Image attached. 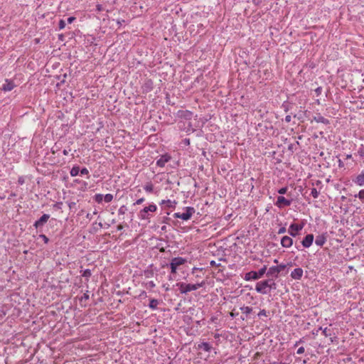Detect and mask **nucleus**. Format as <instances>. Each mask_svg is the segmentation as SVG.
<instances>
[{
	"label": "nucleus",
	"mask_w": 364,
	"mask_h": 364,
	"mask_svg": "<svg viewBox=\"0 0 364 364\" xmlns=\"http://www.w3.org/2000/svg\"><path fill=\"white\" fill-rule=\"evenodd\" d=\"M203 283H197V284H186L184 282H178L176 286L178 287L180 292L181 294H186L187 293L196 291L199 288L202 287Z\"/></svg>",
	"instance_id": "f257e3e1"
},
{
	"label": "nucleus",
	"mask_w": 364,
	"mask_h": 364,
	"mask_svg": "<svg viewBox=\"0 0 364 364\" xmlns=\"http://www.w3.org/2000/svg\"><path fill=\"white\" fill-rule=\"evenodd\" d=\"M157 206L154 203L149 204V206L144 207L141 210L138 214V218L141 220H149L151 217V213L156 212Z\"/></svg>",
	"instance_id": "f03ea898"
},
{
	"label": "nucleus",
	"mask_w": 364,
	"mask_h": 364,
	"mask_svg": "<svg viewBox=\"0 0 364 364\" xmlns=\"http://www.w3.org/2000/svg\"><path fill=\"white\" fill-rule=\"evenodd\" d=\"M266 271H267V266L264 265L257 272L250 271V272L245 273V274L244 276V279L245 281L257 280L264 276V274L266 273Z\"/></svg>",
	"instance_id": "7ed1b4c3"
},
{
	"label": "nucleus",
	"mask_w": 364,
	"mask_h": 364,
	"mask_svg": "<svg viewBox=\"0 0 364 364\" xmlns=\"http://www.w3.org/2000/svg\"><path fill=\"white\" fill-rule=\"evenodd\" d=\"M183 210H185L183 213H175L173 215V218L187 221L190 220L192 215L196 213L195 208L191 206L184 207Z\"/></svg>",
	"instance_id": "20e7f679"
},
{
	"label": "nucleus",
	"mask_w": 364,
	"mask_h": 364,
	"mask_svg": "<svg viewBox=\"0 0 364 364\" xmlns=\"http://www.w3.org/2000/svg\"><path fill=\"white\" fill-rule=\"evenodd\" d=\"M171 161H172L171 156L168 153H165L164 154L159 156V158L156 161V165L159 168H164Z\"/></svg>",
	"instance_id": "39448f33"
},
{
	"label": "nucleus",
	"mask_w": 364,
	"mask_h": 364,
	"mask_svg": "<svg viewBox=\"0 0 364 364\" xmlns=\"http://www.w3.org/2000/svg\"><path fill=\"white\" fill-rule=\"evenodd\" d=\"M304 223H291L289 225L288 233L291 237H296L299 235V232L304 228Z\"/></svg>",
	"instance_id": "423d86ee"
},
{
	"label": "nucleus",
	"mask_w": 364,
	"mask_h": 364,
	"mask_svg": "<svg viewBox=\"0 0 364 364\" xmlns=\"http://www.w3.org/2000/svg\"><path fill=\"white\" fill-rule=\"evenodd\" d=\"M255 290L260 294H269L268 289V281L263 280L257 283Z\"/></svg>",
	"instance_id": "0eeeda50"
},
{
	"label": "nucleus",
	"mask_w": 364,
	"mask_h": 364,
	"mask_svg": "<svg viewBox=\"0 0 364 364\" xmlns=\"http://www.w3.org/2000/svg\"><path fill=\"white\" fill-rule=\"evenodd\" d=\"M49 218H50V215L43 214L38 220H37L34 223L33 226L38 230L41 231L43 226L48 222Z\"/></svg>",
	"instance_id": "6e6552de"
},
{
	"label": "nucleus",
	"mask_w": 364,
	"mask_h": 364,
	"mask_svg": "<svg viewBox=\"0 0 364 364\" xmlns=\"http://www.w3.org/2000/svg\"><path fill=\"white\" fill-rule=\"evenodd\" d=\"M274 204L279 208H282L289 206L291 204V200L287 199L285 197L279 196L277 197Z\"/></svg>",
	"instance_id": "1a4fd4ad"
},
{
	"label": "nucleus",
	"mask_w": 364,
	"mask_h": 364,
	"mask_svg": "<svg viewBox=\"0 0 364 364\" xmlns=\"http://www.w3.org/2000/svg\"><path fill=\"white\" fill-rule=\"evenodd\" d=\"M160 205H161L162 209L164 210H171L174 209L176 205V200H162L160 203Z\"/></svg>",
	"instance_id": "9d476101"
},
{
	"label": "nucleus",
	"mask_w": 364,
	"mask_h": 364,
	"mask_svg": "<svg viewBox=\"0 0 364 364\" xmlns=\"http://www.w3.org/2000/svg\"><path fill=\"white\" fill-rule=\"evenodd\" d=\"M314 239V237L313 234L306 235L301 241L303 247L306 248H309V247H311V245L313 244Z\"/></svg>",
	"instance_id": "9b49d317"
},
{
	"label": "nucleus",
	"mask_w": 364,
	"mask_h": 364,
	"mask_svg": "<svg viewBox=\"0 0 364 364\" xmlns=\"http://www.w3.org/2000/svg\"><path fill=\"white\" fill-rule=\"evenodd\" d=\"M303 273H304L303 269L300 267H298V268L294 269L291 272L290 276L293 279L299 280L301 279V277L303 276Z\"/></svg>",
	"instance_id": "f8f14e48"
},
{
	"label": "nucleus",
	"mask_w": 364,
	"mask_h": 364,
	"mask_svg": "<svg viewBox=\"0 0 364 364\" xmlns=\"http://www.w3.org/2000/svg\"><path fill=\"white\" fill-rule=\"evenodd\" d=\"M281 245L283 247L289 248L293 245V240L289 236H284L281 239Z\"/></svg>",
	"instance_id": "ddd939ff"
},
{
	"label": "nucleus",
	"mask_w": 364,
	"mask_h": 364,
	"mask_svg": "<svg viewBox=\"0 0 364 364\" xmlns=\"http://www.w3.org/2000/svg\"><path fill=\"white\" fill-rule=\"evenodd\" d=\"M266 272L267 277L277 278L279 274V273L278 272V269L276 266H272L269 267L268 269H267Z\"/></svg>",
	"instance_id": "4468645a"
},
{
	"label": "nucleus",
	"mask_w": 364,
	"mask_h": 364,
	"mask_svg": "<svg viewBox=\"0 0 364 364\" xmlns=\"http://www.w3.org/2000/svg\"><path fill=\"white\" fill-rule=\"evenodd\" d=\"M326 242V234L317 235L315 240V244L318 247H322Z\"/></svg>",
	"instance_id": "2eb2a0df"
},
{
	"label": "nucleus",
	"mask_w": 364,
	"mask_h": 364,
	"mask_svg": "<svg viewBox=\"0 0 364 364\" xmlns=\"http://www.w3.org/2000/svg\"><path fill=\"white\" fill-rule=\"evenodd\" d=\"M143 92H149L153 89V82L151 80H146L142 85Z\"/></svg>",
	"instance_id": "dca6fc26"
},
{
	"label": "nucleus",
	"mask_w": 364,
	"mask_h": 364,
	"mask_svg": "<svg viewBox=\"0 0 364 364\" xmlns=\"http://www.w3.org/2000/svg\"><path fill=\"white\" fill-rule=\"evenodd\" d=\"M15 87V85L13 81L6 80L5 83L2 86V90L5 92H9L12 90Z\"/></svg>",
	"instance_id": "f3484780"
},
{
	"label": "nucleus",
	"mask_w": 364,
	"mask_h": 364,
	"mask_svg": "<svg viewBox=\"0 0 364 364\" xmlns=\"http://www.w3.org/2000/svg\"><path fill=\"white\" fill-rule=\"evenodd\" d=\"M186 262V259L181 257H173L171 259V263L178 267L185 264Z\"/></svg>",
	"instance_id": "a211bd4d"
},
{
	"label": "nucleus",
	"mask_w": 364,
	"mask_h": 364,
	"mask_svg": "<svg viewBox=\"0 0 364 364\" xmlns=\"http://www.w3.org/2000/svg\"><path fill=\"white\" fill-rule=\"evenodd\" d=\"M198 348L200 349H202L204 351L208 352V353L210 352V350L212 349V346L208 342H203V343H201L200 344L198 345Z\"/></svg>",
	"instance_id": "6ab92c4d"
},
{
	"label": "nucleus",
	"mask_w": 364,
	"mask_h": 364,
	"mask_svg": "<svg viewBox=\"0 0 364 364\" xmlns=\"http://www.w3.org/2000/svg\"><path fill=\"white\" fill-rule=\"evenodd\" d=\"M159 300H157L156 299H150L149 307L152 310H156L157 306L159 305Z\"/></svg>",
	"instance_id": "aec40b11"
},
{
	"label": "nucleus",
	"mask_w": 364,
	"mask_h": 364,
	"mask_svg": "<svg viewBox=\"0 0 364 364\" xmlns=\"http://www.w3.org/2000/svg\"><path fill=\"white\" fill-rule=\"evenodd\" d=\"M80 167L79 166H73L70 170V175L72 176H76L80 175Z\"/></svg>",
	"instance_id": "412c9836"
},
{
	"label": "nucleus",
	"mask_w": 364,
	"mask_h": 364,
	"mask_svg": "<svg viewBox=\"0 0 364 364\" xmlns=\"http://www.w3.org/2000/svg\"><path fill=\"white\" fill-rule=\"evenodd\" d=\"M266 281H268L269 293L271 291L272 289H276V283L274 282L273 279H266Z\"/></svg>",
	"instance_id": "4be33fe9"
},
{
	"label": "nucleus",
	"mask_w": 364,
	"mask_h": 364,
	"mask_svg": "<svg viewBox=\"0 0 364 364\" xmlns=\"http://www.w3.org/2000/svg\"><path fill=\"white\" fill-rule=\"evenodd\" d=\"M241 311L246 315L250 314L252 311V308L250 306H242L240 308Z\"/></svg>",
	"instance_id": "5701e85b"
},
{
	"label": "nucleus",
	"mask_w": 364,
	"mask_h": 364,
	"mask_svg": "<svg viewBox=\"0 0 364 364\" xmlns=\"http://www.w3.org/2000/svg\"><path fill=\"white\" fill-rule=\"evenodd\" d=\"M314 120L317 122H321L323 124H327L328 122L327 119L324 118L323 116L321 115L315 117Z\"/></svg>",
	"instance_id": "b1692460"
},
{
	"label": "nucleus",
	"mask_w": 364,
	"mask_h": 364,
	"mask_svg": "<svg viewBox=\"0 0 364 364\" xmlns=\"http://www.w3.org/2000/svg\"><path fill=\"white\" fill-rule=\"evenodd\" d=\"M112 199L113 195L111 193L103 195V201H105V203H109L112 200Z\"/></svg>",
	"instance_id": "393cba45"
},
{
	"label": "nucleus",
	"mask_w": 364,
	"mask_h": 364,
	"mask_svg": "<svg viewBox=\"0 0 364 364\" xmlns=\"http://www.w3.org/2000/svg\"><path fill=\"white\" fill-rule=\"evenodd\" d=\"M94 200L98 203H101L103 201V194L97 193L94 196Z\"/></svg>",
	"instance_id": "a878e982"
},
{
	"label": "nucleus",
	"mask_w": 364,
	"mask_h": 364,
	"mask_svg": "<svg viewBox=\"0 0 364 364\" xmlns=\"http://www.w3.org/2000/svg\"><path fill=\"white\" fill-rule=\"evenodd\" d=\"M91 275H92V272H91V270L89 269H86L83 270V272L82 273V276L87 279H89L91 277Z\"/></svg>",
	"instance_id": "bb28decb"
},
{
	"label": "nucleus",
	"mask_w": 364,
	"mask_h": 364,
	"mask_svg": "<svg viewBox=\"0 0 364 364\" xmlns=\"http://www.w3.org/2000/svg\"><path fill=\"white\" fill-rule=\"evenodd\" d=\"M89 175V171L87 170V168H80V176H88Z\"/></svg>",
	"instance_id": "cd10ccee"
},
{
	"label": "nucleus",
	"mask_w": 364,
	"mask_h": 364,
	"mask_svg": "<svg viewBox=\"0 0 364 364\" xmlns=\"http://www.w3.org/2000/svg\"><path fill=\"white\" fill-rule=\"evenodd\" d=\"M355 182H364V170L358 175Z\"/></svg>",
	"instance_id": "c85d7f7f"
},
{
	"label": "nucleus",
	"mask_w": 364,
	"mask_h": 364,
	"mask_svg": "<svg viewBox=\"0 0 364 364\" xmlns=\"http://www.w3.org/2000/svg\"><path fill=\"white\" fill-rule=\"evenodd\" d=\"M322 333L326 337H331L332 335L331 331L330 329H328L327 328H324L323 329Z\"/></svg>",
	"instance_id": "c756f323"
},
{
	"label": "nucleus",
	"mask_w": 364,
	"mask_h": 364,
	"mask_svg": "<svg viewBox=\"0 0 364 364\" xmlns=\"http://www.w3.org/2000/svg\"><path fill=\"white\" fill-rule=\"evenodd\" d=\"M90 298L88 291H87L86 293H85L80 298V302L82 304L83 301H87Z\"/></svg>",
	"instance_id": "7c9ffc66"
},
{
	"label": "nucleus",
	"mask_w": 364,
	"mask_h": 364,
	"mask_svg": "<svg viewBox=\"0 0 364 364\" xmlns=\"http://www.w3.org/2000/svg\"><path fill=\"white\" fill-rule=\"evenodd\" d=\"M127 211V208L125 205H122L118 210L119 215H124Z\"/></svg>",
	"instance_id": "2f4dec72"
},
{
	"label": "nucleus",
	"mask_w": 364,
	"mask_h": 364,
	"mask_svg": "<svg viewBox=\"0 0 364 364\" xmlns=\"http://www.w3.org/2000/svg\"><path fill=\"white\" fill-rule=\"evenodd\" d=\"M319 192L316 188H312L311 191V196L314 198H318Z\"/></svg>",
	"instance_id": "473e14b6"
},
{
	"label": "nucleus",
	"mask_w": 364,
	"mask_h": 364,
	"mask_svg": "<svg viewBox=\"0 0 364 364\" xmlns=\"http://www.w3.org/2000/svg\"><path fill=\"white\" fill-rule=\"evenodd\" d=\"M358 154L360 157H364V146L363 144L358 149Z\"/></svg>",
	"instance_id": "72a5a7b5"
},
{
	"label": "nucleus",
	"mask_w": 364,
	"mask_h": 364,
	"mask_svg": "<svg viewBox=\"0 0 364 364\" xmlns=\"http://www.w3.org/2000/svg\"><path fill=\"white\" fill-rule=\"evenodd\" d=\"M267 314H268V312L265 309H262L258 313L257 316L259 318L262 317V316H267Z\"/></svg>",
	"instance_id": "f704fd0d"
},
{
	"label": "nucleus",
	"mask_w": 364,
	"mask_h": 364,
	"mask_svg": "<svg viewBox=\"0 0 364 364\" xmlns=\"http://www.w3.org/2000/svg\"><path fill=\"white\" fill-rule=\"evenodd\" d=\"M146 192L151 193L153 191V186L151 183L147 184L144 187Z\"/></svg>",
	"instance_id": "c9c22d12"
},
{
	"label": "nucleus",
	"mask_w": 364,
	"mask_h": 364,
	"mask_svg": "<svg viewBox=\"0 0 364 364\" xmlns=\"http://www.w3.org/2000/svg\"><path fill=\"white\" fill-rule=\"evenodd\" d=\"M65 25H66V23L64 20H63V19L60 20L59 24H58L59 30H62V29L65 28Z\"/></svg>",
	"instance_id": "e433bc0d"
},
{
	"label": "nucleus",
	"mask_w": 364,
	"mask_h": 364,
	"mask_svg": "<svg viewBox=\"0 0 364 364\" xmlns=\"http://www.w3.org/2000/svg\"><path fill=\"white\" fill-rule=\"evenodd\" d=\"M276 267L278 269V272L280 273L282 271H283L287 267V265L284 264H280Z\"/></svg>",
	"instance_id": "4c0bfd02"
},
{
	"label": "nucleus",
	"mask_w": 364,
	"mask_h": 364,
	"mask_svg": "<svg viewBox=\"0 0 364 364\" xmlns=\"http://www.w3.org/2000/svg\"><path fill=\"white\" fill-rule=\"evenodd\" d=\"M357 196L359 198V199L364 202V189L360 190Z\"/></svg>",
	"instance_id": "58836bf2"
},
{
	"label": "nucleus",
	"mask_w": 364,
	"mask_h": 364,
	"mask_svg": "<svg viewBox=\"0 0 364 364\" xmlns=\"http://www.w3.org/2000/svg\"><path fill=\"white\" fill-rule=\"evenodd\" d=\"M39 238H41L46 244H47L49 242L48 237L43 234L39 235Z\"/></svg>",
	"instance_id": "ea45409f"
},
{
	"label": "nucleus",
	"mask_w": 364,
	"mask_h": 364,
	"mask_svg": "<svg viewBox=\"0 0 364 364\" xmlns=\"http://www.w3.org/2000/svg\"><path fill=\"white\" fill-rule=\"evenodd\" d=\"M169 266H170V268H171V272L172 274H176L178 267H176L175 265L172 264L171 262L169 264Z\"/></svg>",
	"instance_id": "a19ab883"
},
{
	"label": "nucleus",
	"mask_w": 364,
	"mask_h": 364,
	"mask_svg": "<svg viewBox=\"0 0 364 364\" xmlns=\"http://www.w3.org/2000/svg\"><path fill=\"white\" fill-rule=\"evenodd\" d=\"M156 284L154 283V282L153 281H149L146 283V287H149V288H154L155 287Z\"/></svg>",
	"instance_id": "79ce46f5"
},
{
	"label": "nucleus",
	"mask_w": 364,
	"mask_h": 364,
	"mask_svg": "<svg viewBox=\"0 0 364 364\" xmlns=\"http://www.w3.org/2000/svg\"><path fill=\"white\" fill-rule=\"evenodd\" d=\"M287 232V229L284 226V227H281L279 230H278V232L277 233L278 234H284Z\"/></svg>",
	"instance_id": "37998d69"
},
{
	"label": "nucleus",
	"mask_w": 364,
	"mask_h": 364,
	"mask_svg": "<svg viewBox=\"0 0 364 364\" xmlns=\"http://www.w3.org/2000/svg\"><path fill=\"white\" fill-rule=\"evenodd\" d=\"M304 350H305V349H304V348L303 346L299 347L297 349L296 353L299 354V355H301V354L304 353Z\"/></svg>",
	"instance_id": "c03bdc74"
},
{
	"label": "nucleus",
	"mask_w": 364,
	"mask_h": 364,
	"mask_svg": "<svg viewBox=\"0 0 364 364\" xmlns=\"http://www.w3.org/2000/svg\"><path fill=\"white\" fill-rule=\"evenodd\" d=\"M315 92H316L317 96H319L321 94V92H322V87H317L315 90Z\"/></svg>",
	"instance_id": "a18cd8bd"
},
{
	"label": "nucleus",
	"mask_w": 364,
	"mask_h": 364,
	"mask_svg": "<svg viewBox=\"0 0 364 364\" xmlns=\"http://www.w3.org/2000/svg\"><path fill=\"white\" fill-rule=\"evenodd\" d=\"M287 187H284V188H280L279 191H278V193L279 194H285L287 193Z\"/></svg>",
	"instance_id": "49530a36"
},
{
	"label": "nucleus",
	"mask_w": 364,
	"mask_h": 364,
	"mask_svg": "<svg viewBox=\"0 0 364 364\" xmlns=\"http://www.w3.org/2000/svg\"><path fill=\"white\" fill-rule=\"evenodd\" d=\"M144 201V198H141L138 199L133 205H139V204L142 203Z\"/></svg>",
	"instance_id": "de8ad7c7"
},
{
	"label": "nucleus",
	"mask_w": 364,
	"mask_h": 364,
	"mask_svg": "<svg viewBox=\"0 0 364 364\" xmlns=\"http://www.w3.org/2000/svg\"><path fill=\"white\" fill-rule=\"evenodd\" d=\"M75 20V17L70 16L67 19L68 23H72Z\"/></svg>",
	"instance_id": "09e8293b"
},
{
	"label": "nucleus",
	"mask_w": 364,
	"mask_h": 364,
	"mask_svg": "<svg viewBox=\"0 0 364 364\" xmlns=\"http://www.w3.org/2000/svg\"><path fill=\"white\" fill-rule=\"evenodd\" d=\"M61 205H62V203H55L53 205V207H54L55 209H60V208H61Z\"/></svg>",
	"instance_id": "8fccbe9b"
},
{
	"label": "nucleus",
	"mask_w": 364,
	"mask_h": 364,
	"mask_svg": "<svg viewBox=\"0 0 364 364\" xmlns=\"http://www.w3.org/2000/svg\"><path fill=\"white\" fill-rule=\"evenodd\" d=\"M291 120V115H287L284 118V121L287 122V123H289L290 122Z\"/></svg>",
	"instance_id": "3c124183"
},
{
	"label": "nucleus",
	"mask_w": 364,
	"mask_h": 364,
	"mask_svg": "<svg viewBox=\"0 0 364 364\" xmlns=\"http://www.w3.org/2000/svg\"><path fill=\"white\" fill-rule=\"evenodd\" d=\"M70 151V149H69V150L64 149V150L63 151V154L64 155L67 156V155H68V154H69V151Z\"/></svg>",
	"instance_id": "603ef678"
},
{
	"label": "nucleus",
	"mask_w": 364,
	"mask_h": 364,
	"mask_svg": "<svg viewBox=\"0 0 364 364\" xmlns=\"http://www.w3.org/2000/svg\"><path fill=\"white\" fill-rule=\"evenodd\" d=\"M338 166L340 167L343 166V161L341 159L338 160Z\"/></svg>",
	"instance_id": "864d4df0"
},
{
	"label": "nucleus",
	"mask_w": 364,
	"mask_h": 364,
	"mask_svg": "<svg viewBox=\"0 0 364 364\" xmlns=\"http://www.w3.org/2000/svg\"><path fill=\"white\" fill-rule=\"evenodd\" d=\"M351 157H352V155H351V154H347V155L346 156V159H350Z\"/></svg>",
	"instance_id": "5fc2aeb1"
},
{
	"label": "nucleus",
	"mask_w": 364,
	"mask_h": 364,
	"mask_svg": "<svg viewBox=\"0 0 364 364\" xmlns=\"http://www.w3.org/2000/svg\"><path fill=\"white\" fill-rule=\"evenodd\" d=\"M269 364H279V363H278V362H277V361H274V362H272V363H269Z\"/></svg>",
	"instance_id": "6e6d98bb"
},
{
	"label": "nucleus",
	"mask_w": 364,
	"mask_h": 364,
	"mask_svg": "<svg viewBox=\"0 0 364 364\" xmlns=\"http://www.w3.org/2000/svg\"><path fill=\"white\" fill-rule=\"evenodd\" d=\"M302 342H303V340H302V339H299V341H297V343H298L299 344V343H302Z\"/></svg>",
	"instance_id": "4d7b16f0"
},
{
	"label": "nucleus",
	"mask_w": 364,
	"mask_h": 364,
	"mask_svg": "<svg viewBox=\"0 0 364 364\" xmlns=\"http://www.w3.org/2000/svg\"><path fill=\"white\" fill-rule=\"evenodd\" d=\"M323 328L322 327H319V328H318V331H323Z\"/></svg>",
	"instance_id": "13d9d810"
},
{
	"label": "nucleus",
	"mask_w": 364,
	"mask_h": 364,
	"mask_svg": "<svg viewBox=\"0 0 364 364\" xmlns=\"http://www.w3.org/2000/svg\"><path fill=\"white\" fill-rule=\"evenodd\" d=\"M274 263H277V262H278V260L276 259H274Z\"/></svg>",
	"instance_id": "bf43d9fd"
},
{
	"label": "nucleus",
	"mask_w": 364,
	"mask_h": 364,
	"mask_svg": "<svg viewBox=\"0 0 364 364\" xmlns=\"http://www.w3.org/2000/svg\"><path fill=\"white\" fill-rule=\"evenodd\" d=\"M299 346V343L296 341V343L294 344V346Z\"/></svg>",
	"instance_id": "052dcab7"
},
{
	"label": "nucleus",
	"mask_w": 364,
	"mask_h": 364,
	"mask_svg": "<svg viewBox=\"0 0 364 364\" xmlns=\"http://www.w3.org/2000/svg\"><path fill=\"white\" fill-rule=\"evenodd\" d=\"M318 331L317 330L316 331H315V333H314V334L317 335V334H318Z\"/></svg>",
	"instance_id": "680f3d73"
},
{
	"label": "nucleus",
	"mask_w": 364,
	"mask_h": 364,
	"mask_svg": "<svg viewBox=\"0 0 364 364\" xmlns=\"http://www.w3.org/2000/svg\"><path fill=\"white\" fill-rule=\"evenodd\" d=\"M186 143H189V139H186Z\"/></svg>",
	"instance_id": "e2e57ef3"
},
{
	"label": "nucleus",
	"mask_w": 364,
	"mask_h": 364,
	"mask_svg": "<svg viewBox=\"0 0 364 364\" xmlns=\"http://www.w3.org/2000/svg\"><path fill=\"white\" fill-rule=\"evenodd\" d=\"M186 143H189V139H186Z\"/></svg>",
	"instance_id": "0e129e2a"
},
{
	"label": "nucleus",
	"mask_w": 364,
	"mask_h": 364,
	"mask_svg": "<svg viewBox=\"0 0 364 364\" xmlns=\"http://www.w3.org/2000/svg\"><path fill=\"white\" fill-rule=\"evenodd\" d=\"M198 183H195V186L196 187H200L199 186H198Z\"/></svg>",
	"instance_id": "69168bd1"
},
{
	"label": "nucleus",
	"mask_w": 364,
	"mask_h": 364,
	"mask_svg": "<svg viewBox=\"0 0 364 364\" xmlns=\"http://www.w3.org/2000/svg\"><path fill=\"white\" fill-rule=\"evenodd\" d=\"M210 264H215V262H214V261H212V262H210Z\"/></svg>",
	"instance_id": "338daca9"
},
{
	"label": "nucleus",
	"mask_w": 364,
	"mask_h": 364,
	"mask_svg": "<svg viewBox=\"0 0 364 364\" xmlns=\"http://www.w3.org/2000/svg\"><path fill=\"white\" fill-rule=\"evenodd\" d=\"M142 294L146 295V291H143V292H142Z\"/></svg>",
	"instance_id": "774afa93"
}]
</instances>
